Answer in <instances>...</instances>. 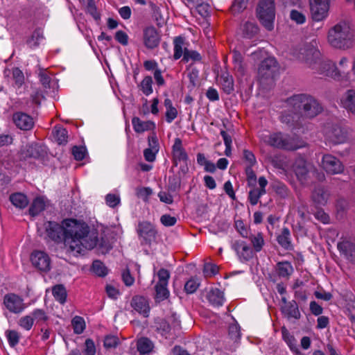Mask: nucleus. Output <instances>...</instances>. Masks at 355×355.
Masks as SVG:
<instances>
[{
    "label": "nucleus",
    "mask_w": 355,
    "mask_h": 355,
    "mask_svg": "<svg viewBox=\"0 0 355 355\" xmlns=\"http://www.w3.org/2000/svg\"><path fill=\"white\" fill-rule=\"evenodd\" d=\"M44 227L46 239L55 243H63L67 250L74 255L93 249L98 243L96 233L90 232L87 223L76 219H64L61 224L47 221Z\"/></svg>",
    "instance_id": "f257e3e1"
},
{
    "label": "nucleus",
    "mask_w": 355,
    "mask_h": 355,
    "mask_svg": "<svg viewBox=\"0 0 355 355\" xmlns=\"http://www.w3.org/2000/svg\"><path fill=\"white\" fill-rule=\"evenodd\" d=\"M287 106L296 116L313 119L320 114L322 106L313 96L307 94H295L287 98Z\"/></svg>",
    "instance_id": "f03ea898"
},
{
    "label": "nucleus",
    "mask_w": 355,
    "mask_h": 355,
    "mask_svg": "<svg viewBox=\"0 0 355 355\" xmlns=\"http://www.w3.org/2000/svg\"><path fill=\"white\" fill-rule=\"evenodd\" d=\"M327 40L336 49L347 50L352 48L354 42V30L351 22L342 19L328 31Z\"/></svg>",
    "instance_id": "7ed1b4c3"
},
{
    "label": "nucleus",
    "mask_w": 355,
    "mask_h": 355,
    "mask_svg": "<svg viewBox=\"0 0 355 355\" xmlns=\"http://www.w3.org/2000/svg\"><path fill=\"white\" fill-rule=\"evenodd\" d=\"M259 138L268 146L286 150H295L305 146V143L299 138L280 132H263L259 135Z\"/></svg>",
    "instance_id": "20e7f679"
},
{
    "label": "nucleus",
    "mask_w": 355,
    "mask_h": 355,
    "mask_svg": "<svg viewBox=\"0 0 355 355\" xmlns=\"http://www.w3.org/2000/svg\"><path fill=\"white\" fill-rule=\"evenodd\" d=\"M306 57L302 59L318 74L331 77L334 79V62L328 59L322 58L320 52L314 48L302 49Z\"/></svg>",
    "instance_id": "39448f33"
},
{
    "label": "nucleus",
    "mask_w": 355,
    "mask_h": 355,
    "mask_svg": "<svg viewBox=\"0 0 355 355\" xmlns=\"http://www.w3.org/2000/svg\"><path fill=\"white\" fill-rule=\"evenodd\" d=\"M259 19L263 26L268 31L273 28L275 17L274 0H261L257 9Z\"/></svg>",
    "instance_id": "423d86ee"
},
{
    "label": "nucleus",
    "mask_w": 355,
    "mask_h": 355,
    "mask_svg": "<svg viewBox=\"0 0 355 355\" xmlns=\"http://www.w3.org/2000/svg\"><path fill=\"white\" fill-rule=\"evenodd\" d=\"M136 230L141 245H150L155 241L157 232L155 226L150 222H139Z\"/></svg>",
    "instance_id": "0eeeda50"
},
{
    "label": "nucleus",
    "mask_w": 355,
    "mask_h": 355,
    "mask_svg": "<svg viewBox=\"0 0 355 355\" xmlns=\"http://www.w3.org/2000/svg\"><path fill=\"white\" fill-rule=\"evenodd\" d=\"M320 166L329 175L341 174L345 169L343 162L331 154H325L322 156Z\"/></svg>",
    "instance_id": "6e6552de"
},
{
    "label": "nucleus",
    "mask_w": 355,
    "mask_h": 355,
    "mask_svg": "<svg viewBox=\"0 0 355 355\" xmlns=\"http://www.w3.org/2000/svg\"><path fill=\"white\" fill-rule=\"evenodd\" d=\"M157 277L159 281L155 286V299L157 301H163L169 295L167 286L170 278V273L166 269L161 268L157 272Z\"/></svg>",
    "instance_id": "1a4fd4ad"
},
{
    "label": "nucleus",
    "mask_w": 355,
    "mask_h": 355,
    "mask_svg": "<svg viewBox=\"0 0 355 355\" xmlns=\"http://www.w3.org/2000/svg\"><path fill=\"white\" fill-rule=\"evenodd\" d=\"M3 304L10 313L14 314H20L26 308V305L24 302L23 298L12 293H8L4 295Z\"/></svg>",
    "instance_id": "9d476101"
},
{
    "label": "nucleus",
    "mask_w": 355,
    "mask_h": 355,
    "mask_svg": "<svg viewBox=\"0 0 355 355\" xmlns=\"http://www.w3.org/2000/svg\"><path fill=\"white\" fill-rule=\"evenodd\" d=\"M329 0H310L311 17L315 21L324 19L328 15Z\"/></svg>",
    "instance_id": "9b49d317"
},
{
    "label": "nucleus",
    "mask_w": 355,
    "mask_h": 355,
    "mask_svg": "<svg viewBox=\"0 0 355 355\" xmlns=\"http://www.w3.org/2000/svg\"><path fill=\"white\" fill-rule=\"evenodd\" d=\"M142 40L144 45L148 49L152 50L157 48L161 40V35L153 26L145 27L142 32Z\"/></svg>",
    "instance_id": "f8f14e48"
},
{
    "label": "nucleus",
    "mask_w": 355,
    "mask_h": 355,
    "mask_svg": "<svg viewBox=\"0 0 355 355\" xmlns=\"http://www.w3.org/2000/svg\"><path fill=\"white\" fill-rule=\"evenodd\" d=\"M33 266L42 272L51 270V260L49 254L43 251H34L31 255Z\"/></svg>",
    "instance_id": "ddd939ff"
},
{
    "label": "nucleus",
    "mask_w": 355,
    "mask_h": 355,
    "mask_svg": "<svg viewBox=\"0 0 355 355\" xmlns=\"http://www.w3.org/2000/svg\"><path fill=\"white\" fill-rule=\"evenodd\" d=\"M293 169L297 179L301 182H304L307 180L309 174L313 169V166L309 164L304 159L298 158L295 159L293 165Z\"/></svg>",
    "instance_id": "4468645a"
},
{
    "label": "nucleus",
    "mask_w": 355,
    "mask_h": 355,
    "mask_svg": "<svg viewBox=\"0 0 355 355\" xmlns=\"http://www.w3.org/2000/svg\"><path fill=\"white\" fill-rule=\"evenodd\" d=\"M277 69V63L274 58L263 60L259 69L258 73L263 79H272Z\"/></svg>",
    "instance_id": "2eb2a0df"
},
{
    "label": "nucleus",
    "mask_w": 355,
    "mask_h": 355,
    "mask_svg": "<svg viewBox=\"0 0 355 355\" xmlns=\"http://www.w3.org/2000/svg\"><path fill=\"white\" fill-rule=\"evenodd\" d=\"M241 332L238 324L234 323L229 326L228 338L225 345L227 351L234 352L238 348L240 343Z\"/></svg>",
    "instance_id": "dca6fc26"
},
{
    "label": "nucleus",
    "mask_w": 355,
    "mask_h": 355,
    "mask_svg": "<svg viewBox=\"0 0 355 355\" xmlns=\"http://www.w3.org/2000/svg\"><path fill=\"white\" fill-rule=\"evenodd\" d=\"M232 249L236 252L239 259L241 261H247L253 258L254 252L244 241H235L232 243Z\"/></svg>",
    "instance_id": "f3484780"
},
{
    "label": "nucleus",
    "mask_w": 355,
    "mask_h": 355,
    "mask_svg": "<svg viewBox=\"0 0 355 355\" xmlns=\"http://www.w3.org/2000/svg\"><path fill=\"white\" fill-rule=\"evenodd\" d=\"M348 67L349 59L347 57H342L337 64L334 62V79L348 80L350 78Z\"/></svg>",
    "instance_id": "a211bd4d"
},
{
    "label": "nucleus",
    "mask_w": 355,
    "mask_h": 355,
    "mask_svg": "<svg viewBox=\"0 0 355 355\" xmlns=\"http://www.w3.org/2000/svg\"><path fill=\"white\" fill-rule=\"evenodd\" d=\"M325 137L334 144H341L347 139L346 132L338 125H332L325 131Z\"/></svg>",
    "instance_id": "6ab92c4d"
},
{
    "label": "nucleus",
    "mask_w": 355,
    "mask_h": 355,
    "mask_svg": "<svg viewBox=\"0 0 355 355\" xmlns=\"http://www.w3.org/2000/svg\"><path fill=\"white\" fill-rule=\"evenodd\" d=\"M339 252L352 262H355V243L348 239H342L337 244Z\"/></svg>",
    "instance_id": "aec40b11"
},
{
    "label": "nucleus",
    "mask_w": 355,
    "mask_h": 355,
    "mask_svg": "<svg viewBox=\"0 0 355 355\" xmlns=\"http://www.w3.org/2000/svg\"><path fill=\"white\" fill-rule=\"evenodd\" d=\"M311 200L316 207L324 206L330 198L329 191L322 187H316L311 193Z\"/></svg>",
    "instance_id": "412c9836"
},
{
    "label": "nucleus",
    "mask_w": 355,
    "mask_h": 355,
    "mask_svg": "<svg viewBox=\"0 0 355 355\" xmlns=\"http://www.w3.org/2000/svg\"><path fill=\"white\" fill-rule=\"evenodd\" d=\"M12 120L16 126L23 130H29L34 125L33 118L24 112L15 113Z\"/></svg>",
    "instance_id": "4be33fe9"
},
{
    "label": "nucleus",
    "mask_w": 355,
    "mask_h": 355,
    "mask_svg": "<svg viewBox=\"0 0 355 355\" xmlns=\"http://www.w3.org/2000/svg\"><path fill=\"white\" fill-rule=\"evenodd\" d=\"M173 160L175 166H178L180 162H187L188 155L182 146V140L180 138H175L172 146Z\"/></svg>",
    "instance_id": "5701e85b"
},
{
    "label": "nucleus",
    "mask_w": 355,
    "mask_h": 355,
    "mask_svg": "<svg viewBox=\"0 0 355 355\" xmlns=\"http://www.w3.org/2000/svg\"><path fill=\"white\" fill-rule=\"evenodd\" d=\"M131 306L139 313L144 317H148L150 311V306L146 298L142 296H135L131 300Z\"/></svg>",
    "instance_id": "b1692460"
},
{
    "label": "nucleus",
    "mask_w": 355,
    "mask_h": 355,
    "mask_svg": "<svg viewBox=\"0 0 355 355\" xmlns=\"http://www.w3.org/2000/svg\"><path fill=\"white\" fill-rule=\"evenodd\" d=\"M132 124L133 129L137 133H143L148 130H154L155 129V123L152 121H141L139 117L134 116L132 119Z\"/></svg>",
    "instance_id": "393cba45"
},
{
    "label": "nucleus",
    "mask_w": 355,
    "mask_h": 355,
    "mask_svg": "<svg viewBox=\"0 0 355 355\" xmlns=\"http://www.w3.org/2000/svg\"><path fill=\"white\" fill-rule=\"evenodd\" d=\"M206 299L214 306L223 305L225 298L223 293L217 288H211L206 294Z\"/></svg>",
    "instance_id": "a878e982"
},
{
    "label": "nucleus",
    "mask_w": 355,
    "mask_h": 355,
    "mask_svg": "<svg viewBox=\"0 0 355 355\" xmlns=\"http://www.w3.org/2000/svg\"><path fill=\"white\" fill-rule=\"evenodd\" d=\"M281 311L282 314L288 318H294V319H300L301 314L298 309V305L295 300H292L289 302L286 305H282L281 306Z\"/></svg>",
    "instance_id": "bb28decb"
},
{
    "label": "nucleus",
    "mask_w": 355,
    "mask_h": 355,
    "mask_svg": "<svg viewBox=\"0 0 355 355\" xmlns=\"http://www.w3.org/2000/svg\"><path fill=\"white\" fill-rule=\"evenodd\" d=\"M342 106L347 111L355 114V90H347L341 97Z\"/></svg>",
    "instance_id": "cd10ccee"
},
{
    "label": "nucleus",
    "mask_w": 355,
    "mask_h": 355,
    "mask_svg": "<svg viewBox=\"0 0 355 355\" xmlns=\"http://www.w3.org/2000/svg\"><path fill=\"white\" fill-rule=\"evenodd\" d=\"M277 241L286 250H291L293 248L291 233L288 227L282 229L281 233L277 236Z\"/></svg>",
    "instance_id": "c85d7f7f"
},
{
    "label": "nucleus",
    "mask_w": 355,
    "mask_h": 355,
    "mask_svg": "<svg viewBox=\"0 0 355 355\" xmlns=\"http://www.w3.org/2000/svg\"><path fill=\"white\" fill-rule=\"evenodd\" d=\"M44 39L43 30L40 28H36L31 35L27 39L26 43L31 49L39 46L41 41Z\"/></svg>",
    "instance_id": "c756f323"
},
{
    "label": "nucleus",
    "mask_w": 355,
    "mask_h": 355,
    "mask_svg": "<svg viewBox=\"0 0 355 355\" xmlns=\"http://www.w3.org/2000/svg\"><path fill=\"white\" fill-rule=\"evenodd\" d=\"M248 238L252 245V248L254 252H259L262 250L265 245V241L261 232H257L254 234H250V236L248 235Z\"/></svg>",
    "instance_id": "7c9ffc66"
},
{
    "label": "nucleus",
    "mask_w": 355,
    "mask_h": 355,
    "mask_svg": "<svg viewBox=\"0 0 355 355\" xmlns=\"http://www.w3.org/2000/svg\"><path fill=\"white\" fill-rule=\"evenodd\" d=\"M12 204L19 209H24L28 205V200L26 195L22 193H15L9 198Z\"/></svg>",
    "instance_id": "2f4dec72"
},
{
    "label": "nucleus",
    "mask_w": 355,
    "mask_h": 355,
    "mask_svg": "<svg viewBox=\"0 0 355 355\" xmlns=\"http://www.w3.org/2000/svg\"><path fill=\"white\" fill-rule=\"evenodd\" d=\"M277 271L279 277L288 278L293 272V267L288 261H282L277 263Z\"/></svg>",
    "instance_id": "473e14b6"
},
{
    "label": "nucleus",
    "mask_w": 355,
    "mask_h": 355,
    "mask_svg": "<svg viewBox=\"0 0 355 355\" xmlns=\"http://www.w3.org/2000/svg\"><path fill=\"white\" fill-rule=\"evenodd\" d=\"M164 105L166 107V121L167 123H171L178 116V110L173 105L171 100L168 98L164 100Z\"/></svg>",
    "instance_id": "72a5a7b5"
},
{
    "label": "nucleus",
    "mask_w": 355,
    "mask_h": 355,
    "mask_svg": "<svg viewBox=\"0 0 355 355\" xmlns=\"http://www.w3.org/2000/svg\"><path fill=\"white\" fill-rule=\"evenodd\" d=\"M153 347V342L147 338H141L137 342V348L141 354H149Z\"/></svg>",
    "instance_id": "f704fd0d"
},
{
    "label": "nucleus",
    "mask_w": 355,
    "mask_h": 355,
    "mask_svg": "<svg viewBox=\"0 0 355 355\" xmlns=\"http://www.w3.org/2000/svg\"><path fill=\"white\" fill-rule=\"evenodd\" d=\"M46 202L42 197L36 198L32 202L30 208L29 213L31 216H37L45 209Z\"/></svg>",
    "instance_id": "c9c22d12"
},
{
    "label": "nucleus",
    "mask_w": 355,
    "mask_h": 355,
    "mask_svg": "<svg viewBox=\"0 0 355 355\" xmlns=\"http://www.w3.org/2000/svg\"><path fill=\"white\" fill-rule=\"evenodd\" d=\"M25 157L39 158L43 155V149L38 144H31L26 146Z\"/></svg>",
    "instance_id": "e433bc0d"
},
{
    "label": "nucleus",
    "mask_w": 355,
    "mask_h": 355,
    "mask_svg": "<svg viewBox=\"0 0 355 355\" xmlns=\"http://www.w3.org/2000/svg\"><path fill=\"white\" fill-rule=\"evenodd\" d=\"M53 295L60 304L66 302L67 293L65 287L62 284H58L52 289Z\"/></svg>",
    "instance_id": "4c0bfd02"
},
{
    "label": "nucleus",
    "mask_w": 355,
    "mask_h": 355,
    "mask_svg": "<svg viewBox=\"0 0 355 355\" xmlns=\"http://www.w3.org/2000/svg\"><path fill=\"white\" fill-rule=\"evenodd\" d=\"M53 137L59 144H66L68 139V132L65 128L55 126L53 131Z\"/></svg>",
    "instance_id": "58836bf2"
},
{
    "label": "nucleus",
    "mask_w": 355,
    "mask_h": 355,
    "mask_svg": "<svg viewBox=\"0 0 355 355\" xmlns=\"http://www.w3.org/2000/svg\"><path fill=\"white\" fill-rule=\"evenodd\" d=\"M139 87L146 96L151 94L153 92L152 77L150 76H145Z\"/></svg>",
    "instance_id": "ea45409f"
},
{
    "label": "nucleus",
    "mask_w": 355,
    "mask_h": 355,
    "mask_svg": "<svg viewBox=\"0 0 355 355\" xmlns=\"http://www.w3.org/2000/svg\"><path fill=\"white\" fill-rule=\"evenodd\" d=\"M174 44V54L173 58L175 60H178L182 55L184 56L183 45L184 39L182 37H176L173 41Z\"/></svg>",
    "instance_id": "a19ab883"
},
{
    "label": "nucleus",
    "mask_w": 355,
    "mask_h": 355,
    "mask_svg": "<svg viewBox=\"0 0 355 355\" xmlns=\"http://www.w3.org/2000/svg\"><path fill=\"white\" fill-rule=\"evenodd\" d=\"M258 33L257 26L252 22H246L243 27L244 37L252 38Z\"/></svg>",
    "instance_id": "79ce46f5"
},
{
    "label": "nucleus",
    "mask_w": 355,
    "mask_h": 355,
    "mask_svg": "<svg viewBox=\"0 0 355 355\" xmlns=\"http://www.w3.org/2000/svg\"><path fill=\"white\" fill-rule=\"evenodd\" d=\"M12 75L15 86L17 88H20L24 83V76L23 72L19 68L15 67L12 70Z\"/></svg>",
    "instance_id": "37998d69"
},
{
    "label": "nucleus",
    "mask_w": 355,
    "mask_h": 355,
    "mask_svg": "<svg viewBox=\"0 0 355 355\" xmlns=\"http://www.w3.org/2000/svg\"><path fill=\"white\" fill-rule=\"evenodd\" d=\"M73 331L76 334H80L83 332L85 328V322L83 318L80 316H76L71 321Z\"/></svg>",
    "instance_id": "c03bdc74"
},
{
    "label": "nucleus",
    "mask_w": 355,
    "mask_h": 355,
    "mask_svg": "<svg viewBox=\"0 0 355 355\" xmlns=\"http://www.w3.org/2000/svg\"><path fill=\"white\" fill-rule=\"evenodd\" d=\"M266 193V190L259 189L258 188H254L250 191L248 199L252 205H255L258 203L260 197L264 195Z\"/></svg>",
    "instance_id": "a18cd8bd"
},
{
    "label": "nucleus",
    "mask_w": 355,
    "mask_h": 355,
    "mask_svg": "<svg viewBox=\"0 0 355 355\" xmlns=\"http://www.w3.org/2000/svg\"><path fill=\"white\" fill-rule=\"evenodd\" d=\"M200 283L198 279L191 277L184 284V291L188 294H192L198 288Z\"/></svg>",
    "instance_id": "49530a36"
},
{
    "label": "nucleus",
    "mask_w": 355,
    "mask_h": 355,
    "mask_svg": "<svg viewBox=\"0 0 355 355\" xmlns=\"http://www.w3.org/2000/svg\"><path fill=\"white\" fill-rule=\"evenodd\" d=\"M93 272L99 277H105L107 274V269L100 261L96 260L92 264Z\"/></svg>",
    "instance_id": "de8ad7c7"
},
{
    "label": "nucleus",
    "mask_w": 355,
    "mask_h": 355,
    "mask_svg": "<svg viewBox=\"0 0 355 355\" xmlns=\"http://www.w3.org/2000/svg\"><path fill=\"white\" fill-rule=\"evenodd\" d=\"M33 322H34L33 317L32 315H28L21 317L18 321V324L22 329H24L26 331H29L32 328V327L33 325Z\"/></svg>",
    "instance_id": "09e8293b"
},
{
    "label": "nucleus",
    "mask_w": 355,
    "mask_h": 355,
    "mask_svg": "<svg viewBox=\"0 0 355 355\" xmlns=\"http://www.w3.org/2000/svg\"><path fill=\"white\" fill-rule=\"evenodd\" d=\"M222 79V86L223 90L226 93L230 94L234 90V82L232 77L227 74L226 76H223Z\"/></svg>",
    "instance_id": "8fccbe9b"
},
{
    "label": "nucleus",
    "mask_w": 355,
    "mask_h": 355,
    "mask_svg": "<svg viewBox=\"0 0 355 355\" xmlns=\"http://www.w3.org/2000/svg\"><path fill=\"white\" fill-rule=\"evenodd\" d=\"M6 336L8 339V343L11 347L17 345L19 340V334L15 330H7Z\"/></svg>",
    "instance_id": "3c124183"
},
{
    "label": "nucleus",
    "mask_w": 355,
    "mask_h": 355,
    "mask_svg": "<svg viewBox=\"0 0 355 355\" xmlns=\"http://www.w3.org/2000/svg\"><path fill=\"white\" fill-rule=\"evenodd\" d=\"M201 60V56L199 53L196 51H189L184 49V56L182 60L188 62L189 60L199 61Z\"/></svg>",
    "instance_id": "603ef678"
},
{
    "label": "nucleus",
    "mask_w": 355,
    "mask_h": 355,
    "mask_svg": "<svg viewBox=\"0 0 355 355\" xmlns=\"http://www.w3.org/2000/svg\"><path fill=\"white\" fill-rule=\"evenodd\" d=\"M248 0H234L231 7L233 14L239 13L246 8Z\"/></svg>",
    "instance_id": "864d4df0"
},
{
    "label": "nucleus",
    "mask_w": 355,
    "mask_h": 355,
    "mask_svg": "<svg viewBox=\"0 0 355 355\" xmlns=\"http://www.w3.org/2000/svg\"><path fill=\"white\" fill-rule=\"evenodd\" d=\"M105 202L110 207L114 208L120 204L121 198L119 195L108 193L105 196Z\"/></svg>",
    "instance_id": "5fc2aeb1"
},
{
    "label": "nucleus",
    "mask_w": 355,
    "mask_h": 355,
    "mask_svg": "<svg viewBox=\"0 0 355 355\" xmlns=\"http://www.w3.org/2000/svg\"><path fill=\"white\" fill-rule=\"evenodd\" d=\"M286 330L283 329V336L284 338V340L286 342L288 345L289 346L290 349L293 352H297L298 350L297 346V341L294 336L289 335L288 334H286Z\"/></svg>",
    "instance_id": "6e6d98bb"
},
{
    "label": "nucleus",
    "mask_w": 355,
    "mask_h": 355,
    "mask_svg": "<svg viewBox=\"0 0 355 355\" xmlns=\"http://www.w3.org/2000/svg\"><path fill=\"white\" fill-rule=\"evenodd\" d=\"M148 147L147 148L159 152V144L155 132H153L151 135L148 136Z\"/></svg>",
    "instance_id": "4d7b16f0"
},
{
    "label": "nucleus",
    "mask_w": 355,
    "mask_h": 355,
    "mask_svg": "<svg viewBox=\"0 0 355 355\" xmlns=\"http://www.w3.org/2000/svg\"><path fill=\"white\" fill-rule=\"evenodd\" d=\"M218 267L213 263H207L204 265L203 272L206 277H211L217 274Z\"/></svg>",
    "instance_id": "13d9d810"
},
{
    "label": "nucleus",
    "mask_w": 355,
    "mask_h": 355,
    "mask_svg": "<svg viewBox=\"0 0 355 355\" xmlns=\"http://www.w3.org/2000/svg\"><path fill=\"white\" fill-rule=\"evenodd\" d=\"M119 344V338L115 336L109 335L104 339V347L107 349L114 348Z\"/></svg>",
    "instance_id": "bf43d9fd"
},
{
    "label": "nucleus",
    "mask_w": 355,
    "mask_h": 355,
    "mask_svg": "<svg viewBox=\"0 0 355 355\" xmlns=\"http://www.w3.org/2000/svg\"><path fill=\"white\" fill-rule=\"evenodd\" d=\"M290 17L293 21H295L297 24H304L306 21L305 15L295 10H293L291 11Z\"/></svg>",
    "instance_id": "052dcab7"
},
{
    "label": "nucleus",
    "mask_w": 355,
    "mask_h": 355,
    "mask_svg": "<svg viewBox=\"0 0 355 355\" xmlns=\"http://www.w3.org/2000/svg\"><path fill=\"white\" fill-rule=\"evenodd\" d=\"M72 153L76 160L80 161L85 157L86 149L83 146H74L72 149Z\"/></svg>",
    "instance_id": "680f3d73"
},
{
    "label": "nucleus",
    "mask_w": 355,
    "mask_h": 355,
    "mask_svg": "<svg viewBox=\"0 0 355 355\" xmlns=\"http://www.w3.org/2000/svg\"><path fill=\"white\" fill-rule=\"evenodd\" d=\"M40 81L45 88L50 87L51 78L46 70H41L39 73Z\"/></svg>",
    "instance_id": "e2e57ef3"
},
{
    "label": "nucleus",
    "mask_w": 355,
    "mask_h": 355,
    "mask_svg": "<svg viewBox=\"0 0 355 355\" xmlns=\"http://www.w3.org/2000/svg\"><path fill=\"white\" fill-rule=\"evenodd\" d=\"M84 353L85 355H95L96 354V347L94 341L87 338L85 343Z\"/></svg>",
    "instance_id": "0e129e2a"
},
{
    "label": "nucleus",
    "mask_w": 355,
    "mask_h": 355,
    "mask_svg": "<svg viewBox=\"0 0 355 355\" xmlns=\"http://www.w3.org/2000/svg\"><path fill=\"white\" fill-rule=\"evenodd\" d=\"M243 159L247 162L248 166H253L257 163L254 155L248 150H243Z\"/></svg>",
    "instance_id": "69168bd1"
},
{
    "label": "nucleus",
    "mask_w": 355,
    "mask_h": 355,
    "mask_svg": "<svg viewBox=\"0 0 355 355\" xmlns=\"http://www.w3.org/2000/svg\"><path fill=\"white\" fill-rule=\"evenodd\" d=\"M32 316L34 320H36L37 322H45L47 320L48 317L45 311L42 309H35L32 312Z\"/></svg>",
    "instance_id": "338daca9"
},
{
    "label": "nucleus",
    "mask_w": 355,
    "mask_h": 355,
    "mask_svg": "<svg viewBox=\"0 0 355 355\" xmlns=\"http://www.w3.org/2000/svg\"><path fill=\"white\" fill-rule=\"evenodd\" d=\"M196 10L203 17H206L209 15V6L207 3H198L196 5Z\"/></svg>",
    "instance_id": "774afa93"
}]
</instances>
